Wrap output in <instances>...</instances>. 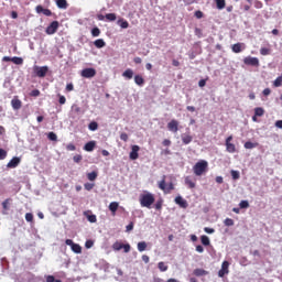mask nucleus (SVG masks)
I'll return each instance as SVG.
<instances>
[{
    "mask_svg": "<svg viewBox=\"0 0 282 282\" xmlns=\"http://www.w3.org/2000/svg\"><path fill=\"white\" fill-rule=\"evenodd\" d=\"M118 25H120L122 30H127V28H129V22L127 20L121 19L118 21Z\"/></svg>",
    "mask_w": 282,
    "mask_h": 282,
    "instance_id": "obj_32",
    "label": "nucleus"
},
{
    "mask_svg": "<svg viewBox=\"0 0 282 282\" xmlns=\"http://www.w3.org/2000/svg\"><path fill=\"white\" fill-rule=\"evenodd\" d=\"M158 268L161 272H166V270H169V265H166L164 262H159Z\"/></svg>",
    "mask_w": 282,
    "mask_h": 282,
    "instance_id": "obj_37",
    "label": "nucleus"
},
{
    "mask_svg": "<svg viewBox=\"0 0 282 282\" xmlns=\"http://www.w3.org/2000/svg\"><path fill=\"white\" fill-rule=\"evenodd\" d=\"M245 149H257V147H259V143L258 142H252V141H247L245 143Z\"/></svg>",
    "mask_w": 282,
    "mask_h": 282,
    "instance_id": "obj_26",
    "label": "nucleus"
},
{
    "mask_svg": "<svg viewBox=\"0 0 282 282\" xmlns=\"http://www.w3.org/2000/svg\"><path fill=\"white\" fill-rule=\"evenodd\" d=\"M84 215H85V217H87V219L90 224H96V221H98V219L96 218V215H94V214L88 215L87 212H85Z\"/></svg>",
    "mask_w": 282,
    "mask_h": 282,
    "instance_id": "obj_28",
    "label": "nucleus"
},
{
    "mask_svg": "<svg viewBox=\"0 0 282 282\" xmlns=\"http://www.w3.org/2000/svg\"><path fill=\"white\" fill-rule=\"evenodd\" d=\"M73 160H74V162H76V164H78L79 162L83 161V155L77 154V155H75V156L73 158Z\"/></svg>",
    "mask_w": 282,
    "mask_h": 282,
    "instance_id": "obj_53",
    "label": "nucleus"
},
{
    "mask_svg": "<svg viewBox=\"0 0 282 282\" xmlns=\"http://www.w3.org/2000/svg\"><path fill=\"white\" fill-rule=\"evenodd\" d=\"M80 76L83 78H94V76H96V68H84Z\"/></svg>",
    "mask_w": 282,
    "mask_h": 282,
    "instance_id": "obj_10",
    "label": "nucleus"
},
{
    "mask_svg": "<svg viewBox=\"0 0 282 282\" xmlns=\"http://www.w3.org/2000/svg\"><path fill=\"white\" fill-rule=\"evenodd\" d=\"M98 178V172L97 171H93L87 173V180H89V182H96V180Z\"/></svg>",
    "mask_w": 282,
    "mask_h": 282,
    "instance_id": "obj_22",
    "label": "nucleus"
},
{
    "mask_svg": "<svg viewBox=\"0 0 282 282\" xmlns=\"http://www.w3.org/2000/svg\"><path fill=\"white\" fill-rule=\"evenodd\" d=\"M94 45L95 47H97V50H102V47H105L107 43L105 42V40L98 39L94 42Z\"/></svg>",
    "mask_w": 282,
    "mask_h": 282,
    "instance_id": "obj_18",
    "label": "nucleus"
},
{
    "mask_svg": "<svg viewBox=\"0 0 282 282\" xmlns=\"http://www.w3.org/2000/svg\"><path fill=\"white\" fill-rule=\"evenodd\" d=\"M185 184H186V186H188V188H195V186H196L195 181H193V178H191V176L185 177Z\"/></svg>",
    "mask_w": 282,
    "mask_h": 282,
    "instance_id": "obj_23",
    "label": "nucleus"
},
{
    "mask_svg": "<svg viewBox=\"0 0 282 282\" xmlns=\"http://www.w3.org/2000/svg\"><path fill=\"white\" fill-rule=\"evenodd\" d=\"M8 158V151L0 148V160H6Z\"/></svg>",
    "mask_w": 282,
    "mask_h": 282,
    "instance_id": "obj_45",
    "label": "nucleus"
},
{
    "mask_svg": "<svg viewBox=\"0 0 282 282\" xmlns=\"http://www.w3.org/2000/svg\"><path fill=\"white\" fill-rule=\"evenodd\" d=\"M228 268H230V262L224 261L221 264V269L218 271V276H220V279H223V276H226V274H228L229 272Z\"/></svg>",
    "mask_w": 282,
    "mask_h": 282,
    "instance_id": "obj_12",
    "label": "nucleus"
},
{
    "mask_svg": "<svg viewBox=\"0 0 282 282\" xmlns=\"http://www.w3.org/2000/svg\"><path fill=\"white\" fill-rule=\"evenodd\" d=\"M11 107L14 111H19L23 107V101L19 99V96H14L13 99L11 100Z\"/></svg>",
    "mask_w": 282,
    "mask_h": 282,
    "instance_id": "obj_11",
    "label": "nucleus"
},
{
    "mask_svg": "<svg viewBox=\"0 0 282 282\" xmlns=\"http://www.w3.org/2000/svg\"><path fill=\"white\" fill-rule=\"evenodd\" d=\"M25 220L29 223L34 221V215L32 213H26L25 214Z\"/></svg>",
    "mask_w": 282,
    "mask_h": 282,
    "instance_id": "obj_46",
    "label": "nucleus"
},
{
    "mask_svg": "<svg viewBox=\"0 0 282 282\" xmlns=\"http://www.w3.org/2000/svg\"><path fill=\"white\" fill-rule=\"evenodd\" d=\"M126 230L127 232H131V230H133V223H130L129 225H127Z\"/></svg>",
    "mask_w": 282,
    "mask_h": 282,
    "instance_id": "obj_62",
    "label": "nucleus"
},
{
    "mask_svg": "<svg viewBox=\"0 0 282 282\" xmlns=\"http://www.w3.org/2000/svg\"><path fill=\"white\" fill-rule=\"evenodd\" d=\"M46 282H62L61 280H56V278H54V275H48L46 278Z\"/></svg>",
    "mask_w": 282,
    "mask_h": 282,
    "instance_id": "obj_52",
    "label": "nucleus"
},
{
    "mask_svg": "<svg viewBox=\"0 0 282 282\" xmlns=\"http://www.w3.org/2000/svg\"><path fill=\"white\" fill-rule=\"evenodd\" d=\"M48 140H51L52 142H56L58 140V137L56 135V133L54 132H48L47 134Z\"/></svg>",
    "mask_w": 282,
    "mask_h": 282,
    "instance_id": "obj_39",
    "label": "nucleus"
},
{
    "mask_svg": "<svg viewBox=\"0 0 282 282\" xmlns=\"http://www.w3.org/2000/svg\"><path fill=\"white\" fill-rule=\"evenodd\" d=\"M21 164V158L14 156L7 164V169H17Z\"/></svg>",
    "mask_w": 282,
    "mask_h": 282,
    "instance_id": "obj_13",
    "label": "nucleus"
},
{
    "mask_svg": "<svg viewBox=\"0 0 282 282\" xmlns=\"http://www.w3.org/2000/svg\"><path fill=\"white\" fill-rule=\"evenodd\" d=\"M33 72L37 76V78H45V76H47V72H50V67H47V66H34Z\"/></svg>",
    "mask_w": 282,
    "mask_h": 282,
    "instance_id": "obj_4",
    "label": "nucleus"
},
{
    "mask_svg": "<svg viewBox=\"0 0 282 282\" xmlns=\"http://www.w3.org/2000/svg\"><path fill=\"white\" fill-rule=\"evenodd\" d=\"M260 54H261V56H268V55H270V48H268V47H261V48H260Z\"/></svg>",
    "mask_w": 282,
    "mask_h": 282,
    "instance_id": "obj_43",
    "label": "nucleus"
},
{
    "mask_svg": "<svg viewBox=\"0 0 282 282\" xmlns=\"http://www.w3.org/2000/svg\"><path fill=\"white\" fill-rule=\"evenodd\" d=\"M106 19L108 21H116V19H118V17L116 15V13H108V14H106Z\"/></svg>",
    "mask_w": 282,
    "mask_h": 282,
    "instance_id": "obj_44",
    "label": "nucleus"
},
{
    "mask_svg": "<svg viewBox=\"0 0 282 282\" xmlns=\"http://www.w3.org/2000/svg\"><path fill=\"white\" fill-rule=\"evenodd\" d=\"M239 206L240 208H250V203H248V200H241Z\"/></svg>",
    "mask_w": 282,
    "mask_h": 282,
    "instance_id": "obj_47",
    "label": "nucleus"
},
{
    "mask_svg": "<svg viewBox=\"0 0 282 282\" xmlns=\"http://www.w3.org/2000/svg\"><path fill=\"white\" fill-rule=\"evenodd\" d=\"M84 149L88 152L94 151L96 149V141H89L85 144Z\"/></svg>",
    "mask_w": 282,
    "mask_h": 282,
    "instance_id": "obj_20",
    "label": "nucleus"
},
{
    "mask_svg": "<svg viewBox=\"0 0 282 282\" xmlns=\"http://www.w3.org/2000/svg\"><path fill=\"white\" fill-rule=\"evenodd\" d=\"M183 144H191L193 142V135L191 134H182Z\"/></svg>",
    "mask_w": 282,
    "mask_h": 282,
    "instance_id": "obj_21",
    "label": "nucleus"
},
{
    "mask_svg": "<svg viewBox=\"0 0 282 282\" xmlns=\"http://www.w3.org/2000/svg\"><path fill=\"white\" fill-rule=\"evenodd\" d=\"M66 149H67L68 151H76V145H74V143H68V144L66 145Z\"/></svg>",
    "mask_w": 282,
    "mask_h": 282,
    "instance_id": "obj_56",
    "label": "nucleus"
},
{
    "mask_svg": "<svg viewBox=\"0 0 282 282\" xmlns=\"http://www.w3.org/2000/svg\"><path fill=\"white\" fill-rule=\"evenodd\" d=\"M194 17H196V19H204V12L200 10L195 11Z\"/></svg>",
    "mask_w": 282,
    "mask_h": 282,
    "instance_id": "obj_51",
    "label": "nucleus"
},
{
    "mask_svg": "<svg viewBox=\"0 0 282 282\" xmlns=\"http://www.w3.org/2000/svg\"><path fill=\"white\" fill-rule=\"evenodd\" d=\"M35 12H37V14H44V17H52V10L50 9H44L43 6L39 4L35 8Z\"/></svg>",
    "mask_w": 282,
    "mask_h": 282,
    "instance_id": "obj_15",
    "label": "nucleus"
},
{
    "mask_svg": "<svg viewBox=\"0 0 282 282\" xmlns=\"http://www.w3.org/2000/svg\"><path fill=\"white\" fill-rule=\"evenodd\" d=\"M215 3L218 10H224V8H226V0H215Z\"/></svg>",
    "mask_w": 282,
    "mask_h": 282,
    "instance_id": "obj_27",
    "label": "nucleus"
},
{
    "mask_svg": "<svg viewBox=\"0 0 282 282\" xmlns=\"http://www.w3.org/2000/svg\"><path fill=\"white\" fill-rule=\"evenodd\" d=\"M225 226H235V220H232L231 218H226L224 220Z\"/></svg>",
    "mask_w": 282,
    "mask_h": 282,
    "instance_id": "obj_49",
    "label": "nucleus"
},
{
    "mask_svg": "<svg viewBox=\"0 0 282 282\" xmlns=\"http://www.w3.org/2000/svg\"><path fill=\"white\" fill-rule=\"evenodd\" d=\"M31 96H33V97H37V96H41V90H39V89H34V90H32L31 91Z\"/></svg>",
    "mask_w": 282,
    "mask_h": 282,
    "instance_id": "obj_57",
    "label": "nucleus"
},
{
    "mask_svg": "<svg viewBox=\"0 0 282 282\" xmlns=\"http://www.w3.org/2000/svg\"><path fill=\"white\" fill-rule=\"evenodd\" d=\"M58 98H59L58 100L59 105H65V102H67V99L65 98V96L58 95Z\"/></svg>",
    "mask_w": 282,
    "mask_h": 282,
    "instance_id": "obj_55",
    "label": "nucleus"
},
{
    "mask_svg": "<svg viewBox=\"0 0 282 282\" xmlns=\"http://www.w3.org/2000/svg\"><path fill=\"white\" fill-rule=\"evenodd\" d=\"M89 131H98V122L93 121L88 124Z\"/></svg>",
    "mask_w": 282,
    "mask_h": 282,
    "instance_id": "obj_33",
    "label": "nucleus"
},
{
    "mask_svg": "<svg viewBox=\"0 0 282 282\" xmlns=\"http://www.w3.org/2000/svg\"><path fill=\"white\" fill-rule=\"evenodd\" d=\"M204 231L207 232V235H213V232H215V229L209 228V227H205Z\"/></svg>",
    "mask_w": 282,
    "mask_h": 282,
    "instance_id": "obj_59",
    "label": "nucleus"
},
{
    "mask_svg": "<svg viewBox=\"0 0 282 282\" xmlns=\"http://www.w3.org/2000/svg\"><path fill=\"white\" fill-rule=\"evenodd\" d=\"M241 45H242L241 43H236V44H234L232 47H231L232 52H234L235 54L241 53Z\"/></svg>",
    "mask_w": 282,
    "mask_h": 282,
    "instance_id": "obj_29",
    "label": "nucleus"
},
{
    "mask_svg": "<svg viewBox=\"0 0 282 282\" xmlns=\"http://www.w3.org/2000/svg\"><path fill=\"white\" fill-rule=\"evenodd\" d=\"M194 274H195V276H204V275L208 274V272H206V270H204V269H195Z\"/></svg>",
    "mask_w": 282,
    "mask_h": 282,
    "instance_id": "obj_31",
    "label": "nucleus"
},
{
    "mask_svg": "<svg viewBox=\"0 0 282 282\" xmlns=\"http://www.w3.org/2000/svg\"><path fill=\"white\" fill-rule=\"evenodd\" d=\"M122 249H123V252H130L131 251V245H129V243L123 245Z\"/></svg>",
    "mask_w": 282,
    "mask_h": 282,
    "instance_id": "obj_58",
    "label": "nucleus"
},
{
    "mask_svg": "<svg viewBox=\"0 0 282 282\" xmlns=\"http://www.w3.org/2000/svg\"><path fill=\"white\" fill-rule=\"evenodd\" d=\"M65 243L66 246H70V249L73 252H75V254H80V252H83V247H80L78 243H75L74 240L66 239Z\"/></svg>",
    "mask_w": 282,
    "mask_h": 282,
    "instance_id": "obj_6",
    "label": "nucleus"
},
{
    "mask_svg": "<svg viewBox=\"0 0 282 282\" xmlns=\"http://www.w3.org/2000/svg\"><path fill=\"white\" fill-rule=\"evenodd\" d=\"M122 247H123V243H122V242L116 241V242L112 245V250L119 251V250H122Z\"/></svg>",
    "mask_w": 282,
    "mask_h": 282,
    "instance_id": "obj_36",
    "label": "nucleus"
},
{
    "mask_svg": "<svg viewBox=\"0 0 282 282\" xmlns=\"http://www.w3.org/2000/svg\"><path fill=\"white\" fill-rule=\"evenodd\" d=\"M163 147H171V140L165 139L162 141Z\"/></svg>",
    "mask_w": 282,
    "mask_h": 282,
    "instance_id": "obj_61",
    "label": "nucleus"
},
{
    "mask_svg": "<svg viewBox=\"0 0 282 282\" xmlns=\"http://www.w3.org/2000/svg\"><path fill=\"white\" fill-rule=\"evenodd\" d=\"M138 250L139 252H144V250H147V242L144 241L138 242Z\"/></svg>",
    "mask_w": 282,
    "mask_h": 282,
    "instance_id": "obj_34",
    "label": "nucleus"
},
{
    "mask_svg": "<svg viewBox=\"0 0 282 282\" xmlns=\"http://www.w3.org/2000/svg\"><path fill=\"white\" fill-rule=\"evenodd\" d=\"M245 65H249L251 67H259V58L252 57V56H247L243 58Z\"/></svg>",
    "mask_w": 282,
    "mask_h": 282,
    "instance_id": "obj_8",
    "label": "nucleus"
},
{
    "mask_svg": "<svg viewBox=\"0 0 282 282\" xmlns=\"http://www.w3.org/2000/svg\"><path fill=\"white\" fill-rule=\"evenodd\" d=\"M120 140H122L123 142H127L129 140V134H127L126 132H122L120 134Z\"/></svg>",
    "mask_w": 282,
    "mask_h": 282,
    "instance_id": "obj_54",
    "label": "nucleus"
},
{
    "mask_svg": "<svg viewBox=\"0 0 282 282\" xmlns=\"http://www.w3.org/2000/svg\"><path fill=\"white\" fill-rule=\"evenodd\" d=\"M231 177H232V180H239V177H240L239 171L232 170Z\"/></svg>",
    "mask_w": 282,
    "mask_h": 282,
    "instance_id": "obj_50",
    "label": "nucleus"
},
{
    "mask_svg": "<svg viewBox=\"0 0 282 282\" xmlns=\"http://www.w3.org/2000/svg\"><path fill=\"white\" fill-rule=\"evenodd\" d=\"M123 78H128V80H131L133 78V69L128 68L122 73Z\"/></svg>",
    "mask_w": 282,
    "mask_h": 282,
    "instance_id": "obj_24",
    "label": "nucleus"
},
{
    "mask_svg": "<svg viewBox=\"0 0 282 282\" xmlns=\"http://www.w3.org/2000/svg\"><path fill=\"white\" fill-rule=\"evenodd\" d=\"M225 147H226L227 153H237V147L232 143V135H229L225 140Z\"/></svg>",
    "mask_w": 282,
    "mask_h": 282,
    "instance_id": "obj_5",
    "label": "nucleus"
},
{
    "mask_svg": "<svg viewBox=\"0 0 282 282\" xmlns=\"http://www.w3.org/2000/svg\"><path fill=\"white\" fill-rule=\"evenodd\" d=\"M59 23L58 21H53L45 30V33L48 35L56 34L58 32Z\"/></svg>",
    "mask_w": 282,
    "mask_h": 282,
    "instance_id": "obj_7",
    "label": "nucleus"
},
{
    "mask_svg": "<svg viewBox=\"0 0 282 282\" xmlns=\"http://www.w3.org/2000/svg\"><path fill=\"white\" fill-rule=\"evenodd\" d=\"M196 252H199V253L204 252V247L202 245H197Z\"/></svg>",
    "mask_w": 282,
    "mask_h": 282,
    "instance_id": "obj_63",
    "label": "nucleus"
},
{
    "mask_svg": "<svg viewBox=\"0 0 282 282\" xmlns=\"http://www.w3.org/2000/svg\"><path fill=\"white\" fill-rule=\"evenodd\" d=\"M94 186H95L94 183H85V184H84L85 191H93V189H94Z\"/></svg>",
    "mask_w": 282,
    "mask_h": 282,
    "instance_id": "obj_48",
    "label": "nucleus"
},
{
    "mask_svg": "<svg viewBox=\"0 0 282 282\" xmlns=\"http://www.w3.org/2000/svg\"><path fill=\"white\" fill-rule=\"evenodd\" d=\"M273 87H282V75L273 82Z\"/></svg>",
    "mask_w": 282,
    "mask_h": 282,
    "instance_id": "obj_38",
    "label": "nucleus"
},
{
    "mask_svg": "<svg viewBox=\"0 0 282 282\" xmlns=\"http://www.w3.org/2000/svg\"><path fill=\"white\" fill-rule=\"evenodd\" d=\"M11 62H13L14 65H23V58L21 57H12Z\"/></svg>",
    "mask_w": 282,
    "mask_h": 282,
    "instance_id": "obj_40",
    "label": "nucleus"
},
{
    "mask_svg": "<svg viewBox=\"0 0 282 282\" xmlns=\"http://www.w3.org/2000/svg\"><path fill=\"white\" fill-rule=\"evenodd\" d=\"M66 91H74V84H67L66 85Z\"/></svg>",
    "mask_w": 282,
    "mask_h": 282,
    "instance_id": "obj_60",
    "label": "nucleus"
},
{
    "mask_svg": "<svg viewBox=\"0 0 282 282\" xmlns=\"http://www.w3.org/2000/svg\"><path fill=\"white\" fill-rule=\"evenodd\" d=\"M159 188L169 195L171 191H175V185L173 183L166 185V175H163L162 181L159 183Z\"/></svg>",
    "mask_w": 282,
    "mask_h": 282,
    "instance_id": "obj_3",
    "label": "nucleus"
},
{
    "mask_svg": "<svg viewBox=\"0 0 282 282\" xmlns=\"http://www.w3.org/2000/svg\"><path fill=\"white\" fill-rule=\"evenodd\" d=\"M167 129L169 131H171L172 133H177V131H180V121L172 119L169 123H167Z\"/></svg>",
    "mask_w": 282,
    "mask_h": 282,
    "instance_id": "obj_9",
    "label": "nucleus"
},
{
    "mask_svg": "<svg viewBox=\"0 0 282 282\" xmlns=\"http://www.w3.org/2000/svg\"><path fill=\"white\" fill-rule=\"evenodd\" d=\"M120 207V203L118 202H112L109 204L108 208L110 210V213L116 216V213L118 212V208Z\"/></svg>",
    "mask_w": 282,
    "mask_h": 282,
    "instance_id": "obj_17",
    "label": "nucleus"
},
{
    "mask_svg": "<svg viewBox=\"0 0 282 282\" xmlns=\"http://www.w3.org/2000/svg\"><path fill=\"white\" fill-rule=\"evenodd\" d=\"M263 113H265V110H263V108L258 107L254 109V115L258 116L259 118H261V116H263Z\"/></svg>",
    "mask_w": 282,
    "mask_h": 282,
    "instance_id": "obj_35",
    "label": "nucleus"
},
{
    "mask_svg": "<svg viewBox=\"0 0 282 282\" xmlns=\"http://www.w3.org/2000/svg\"><path fill=\"white\" fill-rule=\"evenodd\" d=\"M139 151H140L139 145H132L131 152L129 154L130 160H138V158H140V154L138 153Z\"/></svg>",
    "mask_w": 282,
    "mask_h": 282,
    "instance_id": "obj_14",
    "label": "nucleus"
},
{
    "mask_svg": "<svg viewBox=\"0 0 282 282\" xmlns=\"http://www.w3.org/2000/svg\"><path fill=\"white\" fill-rule=\"evenodd\" d=\"M134 83L135 85H139V87H142V85H144V77H142L141 75H135Z\"/></svg>",
    "mask_w": 282,
    "mask_h": 282,
    "instance_id": "obj_25",
    "label": "nucleus"
},
{
    "mask_svg": "<svg viewBox=\"0 0 282 282\" xmlns=\"http://www.w3.org/2000/svg\"><path fill=\"white\" fill-rule=\"evenodd\" d=\"M200 242L203 243V246H210V238H208V236L206 235L200 236Z\"/></svg>",
    "mask_w": 282,
    "mask_h": 282,
    "instance_id": "obj_30",
    "label": "nucleus"
},
{
    "mask_svg": "<svg viewBox=\"0 0 282 282\" xmlns=\"http://www.w3.org/2000/svg\"><path fill=\"white\" fill-rule=\"evenodd\" d=\"M142 208H151L155 204V196L151 193L142 194L139 198Z\"/></svg>",
    "mask_w": 282,
    "mask_h": 282,
    "instance_id": "obj_1",
    "label": "nucleus"
},
{
    "mask_svg": "<svg viewBox=\"0 0 282 282\" xmlns=\"http://www.w3.org/2000/svg\"><path fill=\"white\" fill-rule=\"evenodd\" d=\"M175 204H177L181 208H188V203L186 199H183L182 196H176L174 199Z\"/></svg>",
    "mask_w": 282,
    "mask_h": 282,
    "instance_id": "obj_16",
    "label": "nucleus"
},
{
    "mask_svg": "<svg viewBox=\"0 0 282 282\" xmlns=\"http://www.w3.org/2000/svg\"><path fill=\"white\" fill-rule=\"evenodd\" d=\"M275 127H276L278 129H282V120H278V121L275 122Z\"/></svg>",
    "mask_w": 282,
    "mask_h": 282,
    "instance_id": "obj_64",
    "label": "nucleus"
},
{
    "mask_svg": "<svg viewBox=\"0 0 282 282\" xmlns=\"http://www.w3.org/2000/svg\"><path fill=\"white\" fill-rule=\"evenodd\" d=\"M55 2L61 10H67V0H55Z\"/></svg>",
    "mask_w": 282,
    "mask_h": 282,
    "instance_id": "obj_19",
    "label": "nucleus"
},
{
    "mask_svg": "<svg viewBox=\"0 0 282 282\" xmlns=\"http://www.w3.org/2000/svg\"><path fill=\"white\" fill-rule=\"evenodd\" d=\"M91 36H100V29L98 26L91 29Z\"/></svg>",
    "mask_w": 282,
    "mask_h": 282,
    "instance_id": "obj_41",
    "label": "nucleus"
},
{
    "mask_svg": "<svg viewBox=\"0 0 282 282\" xmlns=\"http://www.w3.org/2000/svg\"><path fill=\"white\" fill-rule=\"evenodd\" d=\"M10 202H12L11 198H7V199L3 200V203H2V208H3V210H9V209H10V207H8V205L10 204Z\"/></svg>",
    "mask_w": 282,
    "mask_h": 282,
    "instance_id": "obj_42",
    "label": "nucleus"
},
{
    "mask_svg": "<svg viewBox=\"0 0 282 282\" xmlns=\"http://www.w3.org/2000/svg\"><path fill=\"white\" fill-rule=\"evenodd\" d=\"M194 174L197 175V177L204 175L206 171H208V161L200 160L193 166Z\"/></svg>",
    "mask_w": 282,
    "mask_h": 282,
    "instance_id": "obj_2",
    "label": "nucleus"
}]
</instances>
